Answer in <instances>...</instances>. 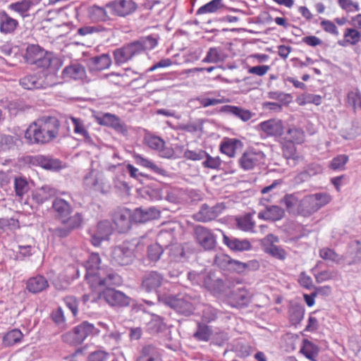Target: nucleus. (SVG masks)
Masks as SVG:
<instances>
[{
  "label": "nucleus",
  "instance_id": "f257e3e1",
  "mask_svg": "<svg viewBox=\"0 0 361 361\" xmlns=\"http://www.w3.org/2000/svg\"><path fill=\"white\" fill-rule=\"evenodd\" d=\"M101 258L98 253L90 255L85 263V279L92 288L99 286H120L122 278L112 269L100 267Z\"/></svg>",
  "mask_w": 361,
  "mask_h": 361
},
{
  "label": "nucleus",
  "instance_id": "f03ea898",
  "mask_svg": "<svg viewBox=\"0 0 361 361\" xmlns=\"http://www.w3.org/2000/svg\"><path fill=\"white\" fill-rule=\"evenodd\" d=\"M59 121L54 116H43L32 123L25 132L29 144H45L56 138L59 132Z\"/></svg>",
  "mask_w": 361,
  "mask_h": 361
},
{
  "label": "nucleus",
  "instance_id": "7ed1b4c3",
  "mask_svg": "<svg viewBox=\"0 0 361 361\" xmlns=\"http://www.w3.org/2000/svg\"><path fill=\"white\" fill-rule=\"evenodd\" d=\"M25 60L30 64H34L39 68H47L49 72L55 73L56 66L59 63L52 54L45 51L37 44L28 45L26 49Z\"/></svg>",
  "mask_w": 361,
  "mask_h": 361
},
{
  "label": "nucleus",
  "instance_id": "20e7f679",
  "mask_svg": "<svg viewBox=\"0 0 361 361\" xmlns=\"http://www.w3.org/2000/svg\"><path fill=\"white\" fill-rule=\"evenodd\" d=\"M331 198L326 192H318L306 195L301 200L296 209V214L309 217L320 208L327 204Z\"/></svg>",
  "mask_w": 361,
  "mask_h": 361
},
{
  "label": "nucleus",
  "instance_id": "39448f33",
  "mask_svg": "<svg viewBox=\"0 0 361 361\" xmlns=\"http://www.w3.org/2000/svg\"><path fill=\"white\" fill-rule=\"evenodd\" d=\"M100 331L93 324L87 321L81 322L75 326L71 331L66 332L61 336L62 341L71 345H78L90 336L99 334Z\"/></svg>",
  "mask_w": 361,
  "mask_h": 361
},
{
  "label": "nucleus",
  "instance_id": "423d86ee",
  "mask_svg": "<svg viewBox=\"0 0 361 361\" xmlns=\"http://www.w3.org/2000/svg\"><path fill=\"white\" fill-rule=\"evenodd\" d=\"M20 85L26 90L46 89L57 84L56 73H36L24 76L20 79Z\"/></svg>",
  "mask_w": 361,
  "mask_h": 361
},
{
  "label": "nucleus",
  "instance_id": "0eeeda50",
  "mask_svg": "<svg viewBox=\"0 0 361 361\" xmlns=\"http://www.w3.org/2000/svg\"><path fill=\"white\" fill-rule=\"evenodd\" d=\"M112 286H104L106 289L99 293L97 295H94L92 298V302H97L99 299L103 298L105 302L114 307H128L132 299L126 295L122 291L111 288ZM99 286L98 288H102Z\"/></svg>",
  "mask_w": 361,
  "mask_h": 361
},
{
  "label": "nucleus",
  "instance_id": "6e6552de",
  "mask_svg": "<svg viewBox=\"0 0 361 361\" xmlns=\"http://www.w3.org/2000/svg\"><path fill=\"white\" fill-rule=\"evenodd\" d=\"M160 302L174 309L178 313L188 317L193 314L195 310L192 298L185 295H162L159 297Z\"/></svg>",
  "mask_w": 361,
  "mask_h": 361
},
{
  "label": "nucleus",
  "instance_id": "1a4fd4ad",
  "mask_svg": "<svg viewBox=\"0 0 361 361\" xmlns=\"http://www.w3.org/2000/svg\"><path fill=\"white\" fill-rule=\"evenodd\" d=\"M174 240L173 233L171 231H161L157 236V243L151 244L147 247V257L152 262H157L164 252L167 241Z\"/></svg>",
  "mask_w": 361,
  "mask_h": 361
},
{
  "label": "nucleus",
  "instance_id": "9d476101",
  "mask_svg": "<svg viewBox=\"0 0 361 361\" xmlns=\"http://www.w3.org/2000/svg\"><path fill=\"white\" fill-rule=\"evenodd\" d=\"M266 156L259 149L250 148L247 149L239 159V164L244 170H252L264 164Z\"/></svg>",
  "mask_w": 361,
  "mask_h": 361
},
{
  "label": "nucleus",
  "instance_id": "9b49d317",
  "mask_svg": "<svg viewBox=\"0 0 361 361\" xmlns=\"http://www.w3.org/2000/svg\"><path fill=\"white\" fill-rule=\"evenodd\" d=\"M134 257L133 250L124 243L112 249L111 262L114 266H126L133 262Z\"/></svg>",
  "mask_w": 361,
  "mask_h": 361
},
{
  "label": "nucleus",
  "instance_id": "f8f14e48",
  "mask_svg": "<svg viewBox=\"0 0 361 361\" xmlns=\"http://www.w3.org/2000/svg\"><path fill=\"white\" fill-rule=\"evenodd\" d=\"M226 209L224 203H217L212 207L203 204L199 212L194 214V219L197 221L208 222L215 219Z\"/></svg>",
  "mask_w": 361,
  "mask_h": 361
},
{
  "label": "nucleus",
  "instance_id": "ddd939ff",
  "mask_svg": "<svg viewBox=\"0 0 361 361\" xmlns=\"http://www.w3.org/2000/svg\"><path fill=\"white\" fill-rule=\"evenodd\" d=\"M106 7L111 10L112 14L124 17L137 9V4L132 0H115L108 2Z\"/></svg>",
  "mask_w": 361,
  "mask_h": 361
},
{
  "label": "nucleus",
  "instance_id": "4468645a",
  "mask_svg": "<svg viewBox=\"0 0 361 361\" xmlns=\"http://www.w3.org/2000/svg\"><path fill=\"white\" fill-rule=\"evenodd\" d=\"M279 242V238L273 234H268L262 240L263 250L274 258L280 260L286 259L287 253L282 247L274 245Z\"/></svg>",
  "mask_w": 361,
  "mask_h": 361
},
{
  "label": "nucleus",
  "instance_id": "2eb2a0df",
  "mask_svg": "<svg viewBox=\"0 0 361 361\" xmlns=\"http://www.w3.org/2000/svg\"><path fill=\"white\" fill-rule=\"evenodd\" d=\"M134 42L114 51L116 64L121 65L130 61L133 56L140 54L139 48Z\"/></svg>",
  "mask_w": 361,
  "mask_h": 361
},
{
  "label": "nucleus",
  "instance_id": "dca6fc26",
  "mask_svg": "<svg viewBox=\"0 0 361 361\" xmlns=\"http://www.w3.org/2000/svg\"><path fill=\"white\" fill-rule=\"evenodd\" d=\"M96 120L99 125L111 127L123 135L128 133V126L114 114L106 113L98 115L96 116Z\"/></svg>",
  "mask_w": 361,
  "mask_h": 361
},
{
  "label": "nucleus",
  "instance_id": "f3484780",
  "mask_svg": "<svg viewBox=\"0 0 361 361\" xmlns=\"http://www.w3.org/2000/svg\"><path fill=\"white\" fill-rule=\"evenodd\" d=\"M195 234L197 241L204 250H211L216 247V237L209 229L202 226H197L195 228Z\"/></svg>",
  "mask_w": 361,
  "mask_h": 361
},
{
  "label": "nucleus",
  "instance_id": "a211bd4d",
  "mask_svg": "<svg viewBox=\"0 0 361 361\" xmlns=\"http://www.w3.org/2000/svg\"><path fill=\"white\" fill-rule=\"evenodd\" d=\"M164 281L162 274L157 271L146 272L142 277L141 287L146 292L156 291Z\"/></svg>",
  "mask_w": 361,
  "mask_h": 361
},
{
  "label": "nucleus",
  "instance_id": "6ab92c4d",
  "mask_svg": "<svg viewBox=\"0 0 361 361\" xmlns=\"http://www.w3.org/2000/svg\"><path fill=\"white\" fill-rule=\"evenodd\" d=\"M160 211L154 207L136 208L132 213V220L135 223L143 224L160 217Z\"/></svg>",
  "mask_w": 361,
  "mask_h": 361
},
{
  "label": "nucleus",
  "instance_id": "aec40b11",
  "mask_svg": "<svg viewBox=\"0 0 361 361\" xmlns=\"http://www.w3.org/2000/svg\"><path fill=\"white\" fill-rule=\"evenodd\" d=\"M85 185L94 190L99 191L102 193L106 192V185L104 181L102 176L97 171L92 170L84 178Z\"/></svg>",
  "mask_w": 361,
  "mask_h": 361
},
{
  "label": "nucleus",
  "instance_id": "412c9836",
  "mask_svg": "<svg viewBox=\"0 0 361 361\" xmlns=\"http://www.w3.org/2000/svg\"><path fill=\"white\" fill-rule=\"evenodd\" d=\"M257 216L259 219L274 222L285 216V210L278 205H267L264 210L258 213Z\"/></svg>",
  "mask_w": 361,
  "mask_h": 361
},
{
  "label": "nucleus",
  "instance_id": "4be33fe9",
  "mask_svg": "<svg viewBox=\"0 0 361 361\" xmlns=\"http://www.w3.org/2000/svg\"><path fill=\"white\" fill-rule=\"evenodd\" d=\"M132 214L129 209L117 212L114 216V222L119 233H126L131 227Z\"/></svg>",
  "mask_w": 361,
  "mask_h": 361
},
{
  "label": "nucleus",
  "instance_id": "5701e85b",
  "mask_svg": "<svg viewBox=\"0 0 361 361\" xmlns=\"http://www.w3.org/2000/svg\"><path fill=\"white\" fill-rule=\"evenodd\" d=\"M223 242L229 249L233 251H247L252 248V245L248 240H240L233 236H228L224 233L223 234Z\"/></svg>",
  "mask_w": 361,
  "mask_h": 361
},
{
  "label": "nucleus",
  "instance_id": "b1692460",
  "mask_svg": "<svg viewBox=\"0 0 361 361\" xmlns=\"http://www.w3.org/2000/svg\"><path fill=\"white\" fill-rule=\"evenodd\" d=\"M344 259L348 265L361 263V240H354L349 244V249Z\"/></svg>",
  "mask_w": 361,
  "mask_h": 361
},
{
  "label": "nucleus",
  "instance_id": "393cba45",
  "mask_svg": "<svg viewBox=\"0 0 361 361\" xmlns=\"http://www.w3.org/2000/svg\"><path fill=\"white\" fill-rule=\"evenodd\" d=\"M208 290L214 293L224 292L227 286L224 279L218 277L214 273H208L204 279V286Z\"/></svg>",
  "mask_w": 361,
  "mask_h": 361
},
{
  "label": "nucleus",
  "instance_id": "a878e982",
  "mask_svg": "<svg viewBox=\"0 0 361 361\" xmlns=\"http://www.w3.org/2000/svg\"><path fill=\"white\" fill-rule=\"evenodd\" d=\"M219 112L233 115L244 122L249 121L254 116V114L247 109L232 105L221 106Z\"/></svg>",
  "mask_w": 361,
  "mask_h": 361
},
{
  "label": "nucleus",
  "instance_id": "bb28decb",
  "mask_svg": "<svg viewBox=\"0 0 361 361\" xmlns=\"http://www.w3.org/2000/svg\"><path fill=\"white\" fill-rule=\"evenodd\" d=\"M49 287L46 278L42 275H37L30 278L26 282V288L30 293H38Z\"/></svg>",
  "mask_w": 361,
  "mask_h": 361
},
{
  "label": "nucleus",
  "instance_id": "cd10ccee",
  "mask_svg": "<svg viewBox=\"0 0 361 361\" xmlns=\"http://www.w3.org/2000/svg\"><path fill=\"white\" fill-rule=\"evenodd\" d=\"M259 126L262 130L266 133L268 135L277 137L281 136L283 134V128L282 122L280 120H268L262 122Z\"/></svg>",
  "mask_w": 361,
  "mask_h": 361
},
{
  "label": "nucleus",
  "instance_id": "c85d7f7f",
  "mask_svg": "<svg viewBox=\"0 0 361 361\" xmlns=\"http://www.w3.org/2000/svg\"><path fill=\"white\" fill-rule=\"evenodd\" d=\"M18 26L17 20L11 18L6 11L0 13V32L3 34H12Z\"/></svg>",
  "mask_w": 361,
  "mask_h": 361
},
{
  "label": "nucleus",
  "instance_id": "c756f323",
  "mask_svg": "<svg viewBox=\"0 0 361 361\" xmlns=\"http://www.w3.org/2000/svg\"><path fill=\"white\" fill-rule=\"evenodd\" d=\"M32 163L48 170H56L61 168V161L49 156L37 155L32 158Z\"/></svg>",
  "mask_w": 361,
  "mask_h": 361
},
{
  "label": "nucleus",
  "instance_id": "7c9ffc66",
  "mask_svg": "<svg viewBox=\"0 0 361 361\" xmlns=\"http://www.w3.org/2000/svg\"><path fill=\"white\" fill-rule=\"evenodd\" d=\"M111 64V59L107 54L92 57L88 61L89 68L92 71H102L108 68Z\"/></svg>",
  "mask_w": 361,
  "mask_h": 361
},
{
  "label": "nucleus",
  "instance_id": "2f4dec72",
  "mask_svg": "<svg viewBox=\"0 0 361 361\" xmlns=\"http://www.w3.org/2000/svg\"><path fill=\"white\" fill-rule=\"evenodd\" d=\"M52 207L56 213L59 219L63 220L64 218L68 216L72 211L71 205L62 198L56 197L52 202Z\"/></svg>",
  "mask_w": 361,
  "mask_h": 361
},
{
  "label": "nucleus",
  "instance_id": "473e14b6",
  "mask_svg": "<svg viewBox=\"0 0 361 361\" xmlns=\"http://www.w3.org/2000/svg\"><path fill=\"white\" fill-rule=\"evenodd\" d=\"M165 249L169 250V256L173 261L181 262L185 258V252L183 245L177 243L175 238L171 242L167 241V246L165 247Z\"/></svg>",
  "mask_w": 361,
  "mask_h": 361
},
{
  "label": "nucleus",
  "instance_id": "72a5a7b5",
  "mask_svg": "<svg viewBox=\"0 0 361 361\" xmlns=\"http://www.w3.org/2000/svg\"><path fill=\"white\" fill-rule=\"evenodd\" d=\"M242 147L243 143L240 140L235 138H226L220 145V150L229 157H233L236 150Z\"/></svg>",
  "mask_w": 361,
  "mask_h": 361
},
{
  "label": "nucleus",
  "instance_id": "f704fd0d",
  "mask_svg": "<svg viewBox=\"0 0 361 361\" xmlns=\"http://www.w3.org/2000/svg\"><path fill=\"white\" fill-rule=\"evenodd\" d=\"M105 8L106 7H102L97 5L90 6L87 10L89 18L92 22H106L109 20L110 18Z\"/></svg>",
  "mask_w": 361,
  "mask_h": 361
},
{
  "label": "nucleus",
  "instance_id": "c9c22d12",
  "mask_svg": "<svg viewBox=\"0 0 361 361\" xmlns=\"http://www.w3.org/2000/svg\"><path fill=\"white\" fill-rule=\"evenodd\" d=\"M230 298L235 305L238 307L245 306L250 301V294L245 288H238L233 290Z\"/></svg>",
  "mask_w": 361,
  "mask_h": 361
},
{
  "label": "nucleus",
  "instance_id": "e433bc0d",
  "mask_svg": "<svg viewBox=\"0 0 361 361\" xmlns=\"http://www.w3.org/2000/svg\"><path fill=\"white\" fill-rule=\"evenodd\" d=\"M62 73L64 77H69L74 80L82 79L86 75L85 67L78 63L66 67Z\"/></svg>",
  "mask_w": 361,
  "mask_h": 361
},
{
  "label": "nucleus",
  "instance_id": "4c0bfd02",
  "mask_svg": "<svg viewBox=\"0 0 361 361\" xmlns=\"http://www.w3.org/2000/svg\"><path fill=\"white\" fill-rule=\"evenodd\" d=\"M159 37L158 35H150L141 37L140 39L134 41L139 48V54L145 49L151 50L154 49L158 44Z\"/></svg>",
  "mask_w": 361,
  "mask_h": 361
},
{
  "label": "nucleus",
  "instance_id": "58836bf2",
  "mask_svg": "<svg viewBox=\"0 0 361 361\" xmlns=\"http://www.w3.org/2000/svg\"><path fill=\"white\" fill-rule=\"evenodd\" d=\"M226 58V55L219 47H210L207 53L206 56L202 60L204 63H217L224 61Z\"/></svg>",
  "mask_w": 361,
  "mask_h": 361
},
{
  "label": "nucleus",
  "instance_id": "ea45409f",
  "mask_svg": "<svg viewBox=\"0 0 361 361\" xmlns=\"http://www.w3.org/2000/svg\"><path fill=\"white\" fill-rule=\"evenodd\" d=\"M56 195V190L49 186H43L33 194L32 198L37 204H42Z\"/></svg>",
  "mask_w": 361,
  "mask_h": 361
},
{
  "label": "nucleus",
  "instance_id": "a19ab883",
  "mask_svg": "<svg viewBox=\"0 0 361 361\" xmlns=\"http://www.w3.org/2000/svg\"><path fill=\"white\" fill-rule=\"evenodd\" d=\"M221 261V266H228L230 269H233L236 272L241 274L245 271V262L231 259L228 255H222L216 257Z\"/></svg>",
  "mask_w": 361,
  "mask_h": 361
},
{
  "label": "nucleus",
  "instance_id": "79ce46f5",
  "mask_svg": "<svg viewBox=\"0 0 361 361\" xmlns=\"http://www.w3.org/2000/svg\"><path fill=\"white\" fill-rule=\"evenodd\" d=\"M300 352L309 360L316 361L318 356L319 348V347L307 339L303 341V345L300 349Z\"/></svg>",
  "mask_w": 361,
  "mask_h": 361
},
{
  "label": "nucleus",
  "instance_id": "37998d69",
  "mask_svg": "<svg viewBox=\"0 0 361 361\" xmlns=\"http://www.w3.org/2000/svg\"><path fill=\"white\" fill-rule=\"evenodd\" d=\"M133 157H134L136 164L141 165L144 167L150 169L152 171H154L157 174H159V175H161L163 176H166L167 172L164 169L159 167L157 165H156L154 163H153L150 160H149L146 158H144L143 157H142L140 154H135Z\"/></svg>",
  "mask_w": 361,
  "mask_h": 361
},
{
  "label": "nucleus",
  "instance_id": "c03bdc74",
  "mask_svg": "<svg viewBox=\"0 0 361 361\" xmlns=\"http://www.w3.org/2000/svg\"><path fill=\"white\" fill-rule=\"evenodd\" d=\"M222 312L211 305H204L202 312V322L209 324L216 321Z\"/></svg>",
  "mask_w": 361,
  "mask_h": 361
},
{
  "label": "nucleus",
  "instance_id": "a18cd8bd",
  "mask_svg": "<svg viewBox=\"0 0 361 361\" xmlns=\"http://www.w3.org/2000/svg\"><path fill=\"white\" fill-rule=\"evenodd\" d=\"M305 308L300 305H293L289 309V319L291 324L296 326L303 319Z\"/></svg>",
  "mask_w": 361,
  "mask_h": 361
},
{
  "label": "nucleus",
  "instance_id": "49530a36",
  "mask_svg": "<svg viewBox=\"0 0 361 361\" xmlns=\"http://www.w3.org/2000/svg\"><path fill=\"white\" fill-rule=\"evenodd\" d=\"M18 139L16 137L1 134L0 135V152L13 150L17 146Z\"/></svg>",
  "mask_w": 361,
  "mask_h": 361
},
{
  "label": "nucleus",
  "instance_id": "de8ad7c7",
  "mask_svg": "<svg viewBox=\"0 0 361 361\" xmlns=\"http://www.w3.org/2000/svg\"><path fill=\"white\" fill-rule=\"evenodd\" d=\"M236 225L238 228L246 232H253L255 222L252 220L251 214H246L236 218Z\"/></svg>",
  "mask_w": 361,
  "mask_h": 361
},
{
  "label": "nucleus",
  "instance_id": "09e8293b",
  "mask_svg": "<svg viewBox=\"0 0 361 361\" xmlns=\"http://www.w3.org/2000/svg\"><path fill=\"white\" fill-rule=\"evenodd\" d=\"M32 3L30 0H22L8 5V9L19 13L22 17L27 16V12L30 10Z\"/></svg>",
  "mask_w": 361,
  "mask_h": 361
},
{
  "label": "nucleus",
  "instance_id": "8fccbe9b",
  "mask_svg": "<svg viewBox=\"0 0 361 361\" xmlns=\"http://www.w3.org/2000/svg\"><path fill=\"white\" fill-rule=\"evenodd\" d=\"M280 202L285 204L289 214H296L295 207H298L300 200L295 194H287L280 200Z\"/></svg>",
  "mask_w": 361,
  "mask_h": 361
},
{
  "label": "nucleus",
  "instance_id": "3c124183",
  "mask_svg": "<svg viewBox=\"0 0 361 361\" xmlns=\"http://www.w3.org/2000/svg\"><path fill=\"white\" fill-rule=\"evenodd\" d=\"M285 138L291 144H301L305 140V133L300 128H289L287 130Z\"/></svg>",
  "mask_w": 361,
  "mask_h": 361
},
{
  "label": "nucleus",
  "instance_id": "603ef678",
  "mask_svg": "<svg viewBox=\"0 0 361 361\" xmlns=\"http://www.w3.org/2000/svg\"><path fill=\"white\" fill-rule=\"evenodd\" d=\"M212 335V329L206 324L197 322V329L194 333L193 336L197 341H208Z\"/></svg>",
  "mask_w": 361,
  "mask_h": 361
},
{
  "label": "nucleus",
  "instance_id": "864d4df0",
  "mask_svg": "<svg viewBox=\"0 0 361 361\" xmlns=\"http://www.w3.org/2000/svg\"><path fill=\"white\" fill-rule=\"evenodd\" d=\"M14 189L16 195L22 199L23 195L30 190L27 179L23 177H16L14 179Z\"/></svg>",
  "mask_w": 361,
  "mask_h": 361
},
{
  "label": "nucleus",
  "instance_id": "5fc2aeb1",
  "mask_svg": "<svg viewBox=\"0 0 361 361\" xmlns=\"http://www.w3.org/2000/svg\"><path fill=\"white\" fill-rule=\"evenodd\" d=\"M23 336V334L22 332L19 329H15L4 335L3 338V343L6 346H11L19 343Z\"/></svg>",
  "mask_w": 361,
  "mask_h": 361
},
{
  "label": "nucleus",
  "instance_id": "6e6d98bb",
  "mask_svg": "<svg viewBox=\"0 0 361 361\" xmlns=\"http://www.w3.org/2000/svg\"><path fill=\"white\" fill-rule=\"evenodd\" d=\"M71 120L74 126V133L80 135L85 140H90L91 137L90 136L88 131L85 127L83 121L80 118H77L73 116L71 117Z\"/></svg>",
  "mask_w": 361,
  "mask_h": 361
},
{
  "label": "nucleus",
  "instance_id": "4d7b16f0",
  "mask_svg": "<svg viewBox=\"0 0 361 361\" xmlns=\"http://www.w3.org/2000/svg\"><path fill=\"white\" fill-rule=\"evenodd\" d=\"M83 221L82 214L77 212L74 215L66 217L61 220V223L64 225H67L71 229L74 230L79 228Z\"/></svg>",
  "mask_w": 361,
  "mask_h": 361
},
{
  "label": "nucleus",
  "instance_id": "13d9d810",
  "mask_svg": "<svg viewBox=\"0 0 361 361\" xmlns=\"http://www.w3.org/2000/svg\"><path fill=\"white\" fill-rule=\"evenodd\" d=\"M222 0H212L205 5L201 6L197 11V15L204 14L207 13H214L220 8L223 7L221 4Z\"/></svg>",
  "mask_w": 361,
  "mask_h": 361
},
{
  "label": "nucleus",
  "instance_id": "bf43d9fd",
  "mask_svg": "<svg viewBox=\"0 0 361 361\" xmlns=\"http://www.w3.org/2000/svg\"><path fill=\"white\" fill-rule=\"evenodd\" d=\"M147 357L152 358L153 361H158L161 359V353L159 349L152 345H145L141 351Z\"/></svg>",
  "mask_w": 361,
  "mask_h": 361
},
{
  "label": "nucleus",
  "instance_id": "052dcab7",
  "mask_svg": "<svg viewBox=\"0 0 361 361\" xmlns=\"http://www.w3.org/2000/svg\"><path fill=\"white\" fill-rule=\"evenodd\" d=\"M319 256L324 260H329L335 263H339L340 256L332 249L324 247L319 250Z\"/></svg>",
  "mask_w": 361,
  "mask_h": 361
},
{
  "label": "nucleus",
  "instance_id": "680f3d73",
  "mask_svg": "<svg viewBox=\"0 0 361 361\" xmlns=\"http://www.w3.org/2000/svg\"><path fill=\"white\" fill-rule=\"evenodd\" d=\"M112 356L105 350H97L92 352L87 357V361H110Z\"/></svg>",
  "mask_w": 361,
  "mask_h": 361
},
{
  "label": "nucleus",
  "instance_id": "e2e57ef3",
  "mask_svg": "<svg viewBox=\"0 0 361 361\" xmlns=\"http://www.w3.org/2000/svg\"><path fill=\"white\" fill-rule=\"evenodd\" d=\"M346 42L352 45L356 44L361 39V32L354 28H347L344 32Z\"/></svg>",
  "mask_w": 361,
  "mask_h": 361
},
{
  "label": "nucleus",
  "instance_id": "0e129e2a",
  "mask_svg": "<svg viewBox=\"0 0 361 361\" xmlns=\"http://www.w3.org/2000/svg\"><path fill=\"white\" fill-rule=\"evenodd\" d=\"M51 319L59 328H66V319L63 311L61 307H59L57 309L52 312Z\"/></svg>",
  "mask_w": 361,
  "mask_h": 361
},
{
  "label": "nucleus",
  "instance_id": "69168bd1",
  "mask_svg": "<svg viewBox=\"0 0 361 361\" xmlns=\"http://www.w3.org/2000/svg\"><path fill=\"white\" fill-rule=\"evenodd\" d=\"M208 273L197 272L192 271L188 272V279L191 281L193 285L204 286V279Z\"/></svg>",
  "mask_w": 361,
  "mask_h": 361
},
{
  "label": "nucleus",
  "instance_id": "338daca9",
  "mask_svg": "<svg viewBox=\"0 0 361 361\" xmlns=\"http://www.w3.org/2000/svg\"><path fill=\"white\" fill-rule=\"evenodd\" d=\"M145 140L149 147L158 151L165 145V142L161 138L155 135L147 136Z\"/></svg>",
  "mask_w": 361,
  "mask_h": 361
},
{
  "label": "nucleus",
  "instance_id": "774afa93",
  "mask_svg": "<svg viewBox=\"0 0 361 361\" xmlns=\"http://www.w3.org/2000/svg\"><path fill=\"white\" fill-rule=\"evenodd\" d=\"M348 161V157L345 154H340L334 157L330 164V168L333 170H343Z\"/></svg>",
  "mask_w": 361,
  "mask_h": 361
}]
</instances>
